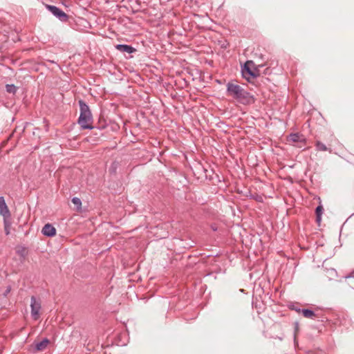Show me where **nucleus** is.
Returning a JSON list of instances; mask_svg holds the SVG:
<instances>
[{
    "label": "nucleus",
    "mask_w": 354,
    "mask_h": 354,
    "mask_svg": "<svg viewBox=\"0 0 354 354\" xmlns=\"http://www.w3.org/2000/svg\"><path fill=\"white\" fill-rule=\"evenodd\" d=\"M226 86L227 95L233 97L238 102L244 105L251 104L254 102L255 99L254 96L240 85L228 82Z\"/></svg>",
    "instance_id": "obj_1"
},
{
    "label": "nucleus",
    "mask_w": 354,
    "mask_h": 354,
    "mask_svg": "<svg viewBox=\"0 0 354 354\" xmlns=\"http://www.w3.org/2000/svg\"><path fill=\"white\" fill-rule=\"evenodd\" d=\"M80 114L78 118V124L83 129H93V117L88 104L83 100L79 101Z\"/></svg>",
    "instance_id": "obj_2"
},
{
    "label": "nucleus",
    "mask_w": 354,
    "mask_h": 354,
    "mask_svg": "<svg viewBox=\"0 0 354 354\" xmlns=\"http://www.w3.org/2000/svg\"><path fill=\"white\" fill-rule=\"evenodd\" d=\"M253 64L252 61H247L244 65L241 67V74L244 79L248 82H250L251 79H254L259 76V73L254 71H252L250 68V65Z\"/></svg>",
    "instance_id": "obj_3"
},
{
    "label": "nucleus",
    "mask_w": 354,
    "mask_h": 354,
    "mask_svg": "<svg viewBox=\"0 0 354 354\" xmlns=\"http://www.w3.org/2000/svg\"><path fill=\"white\" fill-rule=\"evenodd\" d=\"M46 8L59 21L66 22L68 19V16L60 8L55 6L46 5Z\"/></svg>",
    "instance_id": "obj_4"
},
{
    "label": "nucleus",
    "mask_w": 354,
    "mask_h": 354,
    "mask_svg": "<svg viewBox=\"0 0 354 354\" xmlns=\"http://www.w3.org/2000/svg\"><path fill=\"white\" fill-rule=\"evenodd\" d=\"M31 316L34 320L39 318V311L41 310V302L36 299L35 296H32L30 299Z\"/></svg>",
    "instance_id": "obj_5"
},
{
    "label": "nucleus",
    "mask_w": 354,
    "mask_h": 354,
    "mask_svg": "<svg viewBox=\"0 0 354 354\" xmlns=\"http://www.w3.org/2000/svg\"><path fill=\"white\" fill-rule=\"evenodd\" d=\"M41 232L46 236L53 237L56 234V229L51 224L47 223L43 227Z\"/></svg>",
    "instance_id": "obj_6"
},
{
    "label": "nucleus",
    "mask_w": 354,
    "mask_h": 354,
    "mask_svg": "<svg viewBox=\"0 0 354 354\" xmlns=\"http://www.w3.org/2000/svg\"><path fill=\"white\" fill-rule=\"evenodd\" d=\"M0 214L3 217L10 216V212L3 196H0Z\"/></svg>",
    "instance_id": "obj_7"
},
{
    "label": "nucleus",
    "mask_w": 354,
    "mask_h": 354,
    "mask_svg": "<svg viewBox=\"0 0 354 354\" xmlns=\"http://www.w3.org/2000/svg\"><path fill=\"white\" fill-rule=\"evenodd\" d=\"M115 48L122 53H127L129 54L133 53L136 51V48L127 44H117Z\"/></svg>",
    "instance_id": "obj_8"
},
{
    "label": "nucleus",
    "mask_w": 354,
    "mask_h": 354,
    "mask_svg": "<svg viewBox=\"0 0 354 354\" xmlns=\"http://www.w3.org/2000/svg\"><path fill=\"white\" fill-rule=\"evenodd\" d=\"M288 140L293 142H304L306 141L304 136L299 133H290Z\"/></svg>",
    "instance_id": "obj_9"
},
{
    "label": "nucleus",
    "mask_w": 354,
    "mask_h": 354,
    "mask_svg": "<svg viewBox=\"0 0 354 354\" xmlns=\"http://www.w3.org/2000/svg\"><path fill=\"white\" fill-rule=\"evenodd\" d=\"M50 341L47 338H44L42 341L37 342L35 344V349L37 351H41L44 350L48 344H49Z\"/></svg>",
    "instance_id": "obj_10"
},
{
    "label": "nucleus",
    "mask_w": 354,
    "mask_h": 354,
    "mask_svg": "<svg viewBox=\"0 0 354 354\" xmlns=\"http://www.w3.org/2000/svg\"><path fill=\"white\" fill-rule=\"evenodd\" d=\"M324 208L322 205H319L316 207L315 213H316V221L319 223L322 220V214L323 213Z\"/></svg>",
    "instance_id": "obj_11"
},
{
    "label": "nucleus",
    "mask_w": 354,
    "mask_h": 354,
    "mask_svg": "<svg viewBox=\"0 0 354 354\" xmlns=\"http://www.w3.org/2000/svg\"><path fill=\"white\" fill-rule=\"evenodd\" d=\"M301 312L303 315L306 318L314 319L316 316L314 311L310 309H302Z\"/></svg>",
    "instance_id": "obj_12"
},
{
    "label": "nucleus",
    "mask_w": 354,
    "mask_h": 354,
    "mask_svg": "<svg viewBox=\"0 0 354 354\" xmlns=\"http://www.w3.org/2000/svg\"><path fill=\"white\" fill-rule=\"evenodd\" d=\"M315 147H316V149L317 151H326L328 150V148L326 147V146L320 141L316 142Z\"/></svg>",
    "instance_id": "obj_13"
},
{
    "label": "nucleus",
    "mask_w": 354,
    "mask_h": 354,
    "mask_svg": "<svg viewBox=\"0 0 354 354\" xmlns=\"http://www.w3.org/2000/svg\"><path fill=\"white\" fill-rule=\"evenodd\" d=\"M6 90L9 93L15 94L17 92V88L14 84H6Z\"/></svg>",
    "instance_id": "obj_14"
},
{
    "label": "nucleus",
    "mask_w": 354,
    "mask_h": 354,
    "mask_svg": "<svg viewBox=\"0 0 354 354\" xmlns=\"http://www.w3.org/2000/svg\"><path fill=\"white\" fill-rule=\"evenodd\" d=\"M72 203L75 205V206L76 207V208L77 209L81 208L82 201H81V200L79 198L73 197L72 198Z\"/></svg>",
    "instance_id": "obj_15"
},
{
    "label": "nucleus",
    "mask_w": 354,
    "mask_h": 354,
    "mask_svg": "<svg viewBox=\"0 0 354 354\" xmlns=\"http://www.w3.org/2000/svg\"><path fill=\"white\" fill-rule=\"evenodd\" d=\"M116 168H117V163L116 162H113L112 165H111L110 168H109V171L111 173L113 174V173L115 172Z\"/></svg>",
    "instance_id": "obj_16"
},
{
    "label": "nucleus",
    "mask_w": 354,
    "mask_h": 354,
    "mask_svg": "<svg viewBox=\"0 0 354 354\" xmlns=\"http://www.w3.org/2000/svg\"><path fill=\"white\" fill-rule=\"evenodd\" d=\"M5 230H6V234H9V232H8V230H7V228H5Z\"/></svg>",
    "instance_id": "obj_17"
},
{
    "label": "nucleus",
    "mask_w": 354,
    "mask_h": 354,
    "mask_svg": "<svg viewBox=\"0 0 354 354\" xmlns=\"http://www.w3.org/2000/svg\"><path fill=\"white\" fill-rule=\"evenodd\" d=\"M5 230H6V234H9V232H8V230H7V228H5Z\"/></svg>",
    "instance_id": "obj_18"
},
{
    "label": "nucleus",
    "mask_w": 354,
    "mask_h": 354,
    "mask_svg": "<svg viewBox=\"0 0 354 354\" xmlns=\"http://www.w3.org/2000/svg\"><path fill=\"white\" fill-rule=\"evenodd\" d=\"M5 230H6V234H9V232H8V230H7V228H5Z\"/></svg>",
    "instance_id": "obj_19"
},
{
    "label": "nucleus",
    "mask_w": 354,
    "mask_h": 354,
    "mask_svg": "<svg viewBox=\"0 0 354 354\" xmlns=\"http://www.w3.org/2000/svg\"><path fill=\"white\" fill-rule=\"evenodd\" d=\"M354 277V275L353 274H351V275H349L348 277Z\"/></svg>",
    "instance_id": "obj_20"
},
{
    "label": "nucleus",
    "mask_w": 354,
    "mask_h": 354,
    "mask_svg": "<svg viewBox=\"0 0 354 354\" xmlns=\"http://www.w3.org/2000/svg\"><path fill=\"white\" fill-rule=\"evenodd\" d=\"M295 310L297 311V312H300L301 310L300 309H295Z\"/></svg>",
    "instance_id": "obj_21"
}]
</instances>
